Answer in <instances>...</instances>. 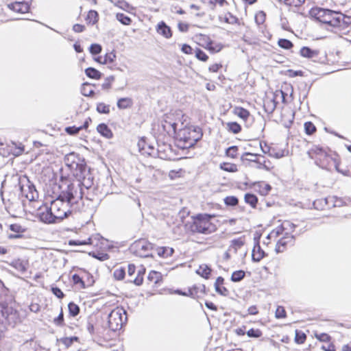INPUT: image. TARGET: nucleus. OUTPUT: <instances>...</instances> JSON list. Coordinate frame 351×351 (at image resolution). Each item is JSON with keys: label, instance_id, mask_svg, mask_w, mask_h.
Returning <instances> with one entry per match:
<instances>
[{"label": "nucleus", "instance_id": "nucleus-1", "mask_svg": "<svg viewBox=\"0 0 351 351\" xmlns=\"http://www.w3.org/2000/svg\"><path fill=\"white\" fill-rule=\"evenodd\" d=\"M79 199H82V193L77 185H68L58 197L51 203V207L55 217L62 220L71 213V207Z\"/></svg>", "mask_w": 351, "mask_h": 351}, {"label": "nucleus", "instance_id": "nucleus-2", "mask_svg": "<svg viewBox=\"0 0 351 351\" xmlns=\"http://www.w3.org/2000/svg\"><path fill=\"white\" fill-rule=\"evenodd\" d=\"M203 134L199 127L190 126L180 130L176 141L178 147L184 149L193 147L202 138Z\"/></svg>", "mask_w": 351, "mask_h": 351}, {"label": "nucleus", "instance_id": "nucleus-3", "mask_svg": "<svg viewBox=\"0 0 351 351\" xmlns=\"http://www.w3.org/2000/svg\"><path fill=\"white\" fill-rule=\"evenodd\" d=\"M213 215L208 214H198L193 217V221L189 225V230L193 233L209 234L214 232L217 228L210 219Z\"/></svg>", "mask_w": 351, "mask_h": 351}, {"label": "nucleus", "instance_id": "nucleus-4", "mask_svg": "<svg viewBox=\"0 0 351 351\" xmlns=\"http://www.w3.org/2000/svg\"><path fill=\"white\" fill-rule=\"evenodd\" d=\"M64 162L75 178H80V179L84 173L87 171L84 160L82 159L78 154L74 152L69 153L65 156Z\"/></svg>", "mask_w": 351, "mask_h": 351}, {"label": "nucleus", "instance_id": "nucleus-5", "mask_svg": "<svg viewBox=\"0 0 351 351\" xmlns=\"http://www.w3.org/2000/svg\"><path fill=\"white\" fill-rule=\"evenodd\" d=\"M108 326L113 330H120L127 322V313L123 307L117 306L108 315Z\"/></svg>", "mask_w": 351, "mask_h": 351}, {"label": "nucleus", "instance_id": "nucleus-6", "mask_svg": "<svg viewBox=\"0 0 351 351\" xmlns=\"http://www.w3.org/2000/svg\"><path fill=\"white\" fill-rule=\"evenodd\" d=\"M308 156L315 160V162L319 167L324 169L330 165L332 158L322 147L313 146L308 152Z\"/></svg>", "mask_w": 351, "mask_h": 351}, {"label": "nucleus", "instance_id": "nucleus-7", "mask_svg": "<svg viewBox=\"0 0 351 351\" xmlns=\"http://www.w3.org/2000/svg\"><path fill=\"white\" fill-rule=\"evenodd\" d=\"M261 158H264V156L257 154H252L250 152L244 153L241 157V160L244 161H250L256 163V168L258 169H265L266 171H269L271 167L268 164H270L269 161L263 160L261 162Z\"/></svg>", "mask_w": 351, "mask_h": 351}, {"label": "nucleus", "instance_id": "nucleus-8", "mask_svg": "<svg viewBox=\"0 0 351 351\" xmlns=\"http://www.w3.org/2000/svg\"><path fill=\"white\" fill-rule=\"evenodd\" d=\"M37 215L40 220L45 223H53L59 221L55 217L56 215L53 214L51 207L49 208L46 205L39 208Z\"/></svg>", "mask_w": 351, "mask_h": 351}, {"label": "nucleus", "instance_id": "nucleus-9", "mask_svg": "<svg viewBox=\"0 0 351 351\" xmlns=\"http://www.w3.org/2000/svg\"><path fill=\"white\" fill-rule=\"evenodd\" d=\"M136 253L142 257H148L151 256L150 250H152V244L145 240H141L134 244Z\"/></svg>", "mask_w": 351, "mask_h": 351}, {"label": "nucleus", "instance_id": "nucleus-10", "mask_svg": "<svg viewBox=\"0 0 351 351\" xmlns=\"http://www.w3.org/2000/svg\"><path fill=\"white\" fill-rule=\"evenodd\" d=\"M344 19L345 16L343 14L330 10V14H328L326 19H325L324 23L332 27H339L341 26Z\"/></svg>", "mask_w": 351, "mask_h": 351}, {"label": "nucleus", "instance_id": "nucleus-11", "mask_svg": "<svg viewBox=\"0 0 351 351\" xmlns=\"http://www.w3.org/2000/svg\"><path fill=\"white\" fill-rule=\"evenodd\" d=\"M174 117V113H168L164 116L162 127L168 133L175 134L176 132L177 123Z\"/></svg>", "mask_w": 351, "mask_h": 351}, {"label": "nucleus", "instance_id": "nucleus-12", "mask_svg": "<svg viewBox=\"0 0 351 351\" xmlns=\"http://www.w3.org/2000/svg\"><path fill=\"white\" fill-rule=\"evenodd\" d=\"M9 9L16 13L25 14L29 12V4L27 1H12L8 4Z\"/></svg>", "mask_w": 351, "mask_h": 351}, {"label": "nucleus", "instance_id": "nucleus-13", "mask_svg": "<svg viewBox=\"0 0 351 351\" xmlns=\"http://www.w3.org/2000/svg\"><path fill=\"white\" fill-rule=\"evenodd\" d=\"M88 173V171H87L86 173H84L83 176L80 179V178H77V181L76 182H73L70 184L69 185H77L79 186L80 191L82 193V197H83V188L84 187L86 189H88L91 186L93 185V179H90V177L88 178H86V173Z\"/></svg>", "mask_w": 351, "mask_h": 351}, {"label": "nucleus", "instance_id": "nucleus-14", "mask_svg": "<svg viewBox=\"0 0 351 351\" xmlns=\"http://www.w3.org/2000/svg\"><path fill=\"white\" fill-rule=\"evenodd\" d=\"M311 12V14L313 15L318 21L324 23L325 19H326L328 14H330V10L321 8H313Z\"/></svg>", "mask_w": 351, "mask_h": 351}, {"label": "nucleus", "instance_id": "nucleus-15", "mask_svg": "<svg viewBox=\"0 0 351 351\" xmlns=\"http://www.w3.org/2000/svg\"><path fill=\"white\" fill-rule=\"evenodd\" d=\"M157 32L166 38H169L172 36L171 30L169 26L163 21L160 22L156 27Z\"/></svg>", "mask_w": 351, "mask_h": 351}, {"label": "nucleus", "instance_id": "nucleus-16", "mask_svg": "<svg viewBox=\"0 0 351 351\" xmlns=\"http://www.w3.org/2000/svg\"><path fill=\"white\" fill-rule=\"evenodd\" d=\"M293 241V236H291V237H282V239H280L276 245V251L279 253V252H282L285 250V247L286 246V245L288 243H292Z\"/></svg>", "mask_w": 351, "mask_h": 351}, {"label": "nucleus", "instance_id": "nucleus-17", "mask_svg": "<svg viewBox=\"0 0 351 351\" xmlns=\"http://www.w3.org/2000/svg\"><path fill=\"white\" fill-rule=\"evenodd\" d=\"M10 265L16 270L23 273L26 271L28 263L27 261H24L21 259H16L12 261V262L10 263Z\"/></svg>", "mask_w": 351, "mask_h": 351}, {"label": "nucleus", "instance_id": "nucleus-18", "mask_svg": "<svg viewBox=\"0 0 351 351\" xmlns=\"http://www.w3.org/2000/svg\"><path fill=\"white\" fill-rule=\"evenodd\" d=\"M267 150H263L264 154H267L269 156L275 158H280L285 156V150H276L275 148L269 147L265 145Z\"/></svg>", "mask_w": 351, "mask_h": 351}, {"label": "nucleus", "instance_id": "nucleus-19", "mask_svg": "<svg viewBox=\"0 0 351 351\" xmlns=\"http://www.w3.org/2000/svg\"><path fill=\"white\" fill-rule=\"evenodd\" d=\"M97 130L101 135L107 138L112 137V132L111 130L105 123L99 124L97 128Z\"/></svg>", "mask_w": 351, "mask_h": 351}, {"label": "nucleus", "instance_id": "nucleus-20", "mask_svg": "<svg viewBox=\"0 0 351 351\" xmlns=\"http://www.w3.org/2000/svg\"><path fill=\"white\" fill-rule=\"evenodd\" d=\"M252 260L255 262H259L264 256L265 252L261 248L259 245L254 246L252 250Z\"/></svg>", "mask_w": 351, "mask_h": 351}, {"label": "nucleus", "instance_id": "nucleus-21", "mask_svg": "<svg viewBox=\"0 0 351 351\" xmlns=\"http://www.w3.org/2000/svg\"><path fill=\"white\" fill-rule=\"evenodd\" d=\"M233 113L243 121H247L250 115L247 110L241 107H235L233 110Z\"/></svg>", "mask_w": 351, "mask_h": 351}, {"label": "nucleus", "instance_id": "nucleus-22", "mask_svg": "<svg viewBox=\"0 0 351 351\" xmlns=\"http://www.w3.org/2000/svg\"><path fill=\"white\" fill-rule=\"evenodd\" d=\"M133 104V101L130 97H123L120 98L117 101V107L119 109H126L130 108Z\"/></svg>", "mask_w": 351, "mask_h": 351}, {"label": "nucleus", "instance_id": "nucleus-23", "mask_svg": "<svg viewBox=\"0 0 351 351\" xmlns=\"http://www.w3.org/2000/svg\"><path fill=\"white\" fill-rule=\"evenodd\" d=\"M173 252V249L169 247H160L157 249V253L158 256L163 258H168L171 256Z\"/></svg>", "mask_w": 351, "mask_h": 351}, {"label": "nucleus", "instance_id": "nucleus-24", "mask_svg": "<svg viewBox=\"0 0 351 351\" xmlns=\"http://www.w3.org/2000/svg\"><path fill=\"white\" fill-rule=\"evenodd\" d=\"M86 75L92 79L99 80L101 78V73L97 69L93 67H88L85 70Z\"/></svg>", "mask_w": 351, "mask_h": 351}, {"label": "nucleus", "instance_id": "nucleus-25", "mask_svg": "<svg viewBox=\"0 0 351 351\" xmlns=\"http://www.w3.org/2000/svg\"><path fill=\"white\" fill-rule=\"evenodd\" d=\"M300 53L302 56H303L304 58H313L317 55V52L312 50L311 49H310L308 47H303L300 49Z\"/></svg>", "mask_w": 351, "mask_h": 351}, {"label": "nucleus", "instance_id": "nucleus-26", "mask_svg": "<svg viewBox=\"0 0 351 351\" xmlns=\"http://www.w3.org/2000/svg\"><path fill=\"white\" fill-rule=\"evenodd\" d=\"M245 202L250 204L252 207L255 208L258 202L257 197L252 193H247L245 195Z\"/></svg>", "mask_w": 351, "mask_h": 351}, {"label": "nucleus", "instance_id": "nucleus-27", "mask_svg": "<svg viewBox=\"0 0 351 351\" xmlns=\"http://www.w3.org/2000/svg\"><path fill=\"white\" fill-rule=\"evenodd\" d=\"M86 21L88 23L94 25L98 21V14L96 11L90 10L87 14Z\"/></svg>", "mask_w": 351, "mask_h": 351}, {"label": "nucleus", "instance_id": "nucleus-28", "mask_svg": "<svg viewBox=\"0 0 351 351\" xmlns=\"http://www.w3.org/2000/svg\"><path fill=\"white\" fill-rule=\"evenodd\" d=\"M227 129L233 134H238L241 130V125L237 122L227 123Z\"/></svg>", "mask_w": 351, "mask_h": 351}, {"label": "nucleus", "instance_id": "nucleus-29", "mask_svg": "<svg viewBox=\"0 0 351 351\" xmlns=\"http://www.w3.org/2000/svg\"><path fill=\"white\" fill-rule=\"evenodd\" d=\"M245 276V273L244 271H243V270L235 271L232 274L231 280L232 282H240L241 280H243Z\"/></svg>", "mask_w": 351, "mask_h": 351}, {"label": "nucleus", "instance_id": "nucleus-30", "mask_svg": "<svg viewBox=\"0 0 351 351\" xmlns=\"http://www.w3.org/2000/svg\"><path fill=\"white\" fill-rule=\"evenodd\" d=\"M211 269L206 265H200L199 268L197 271L198 274L201 275L205 278H208Z\"/></svg>", "mask_w": 351, "mask_h": 351}, {"label": "nucleus", "instance_id": "nucleus-31", "mask_svg": "<svg viewBox=\"0 0 351 351\" xmlns=\"http://www.w3.org/2000/svg\"><path fill=\"white\" fill-rule=\"evenodd\" d=\"M276 102L274 100H267L264 104V108L266 112L272 113L276 108Z\"/></svg>", "mask_w": 351, "mask_h": 351}, {"label": "nucleus", "instance_id": "nucleus-32", "mask_svg": "<svg viewBox=\"0 0 351 351\" xmlns=\"http://www.w3.org/2000/svg\"><path fill=\"white\" fill-rule=\"evenodd\" d=\"M148 280L156 284L161 280V274L155 271H152L148 275Z\"/></svg>", "mask_w": 351, "mask_h": 351}, {"label": "nucleus", "instance_id": "nucleus-33", "mask_svg": "<svg viewBox=\"0 0 351 351\" xmlns=\"http://www.w3.org/2000/svg\"><path fill=\"white\" fill-rule=\"evenodd\" d=\"M21 351H35L32 340L27 341L21 346Z\"/></svg>", "mask_w": 351, "mask_h": 351}, {"label": "nucleus", "instance_id": "nucleus-34", "mask_svg": "<svg viewBox=\"0 0 351 351\" xmlns=\"http://www.w3.org/2000/svg\"><path fill=\"white\" fill-rule=\"evenodd\" d=\"M69 311L71 316H76L80 313L79 306L73 302H70L68 305Z\"/></svg>", "mask_w": 351, "mask_h": 351}, {"label": "nucleus", "instance_id": "nucleus-35", "mask_svg": "<svg viewBox=\"0 0 351 351\" xmlns=\"http://www.w3.org/2000/svg\"><path fill=\"white\" fill-rule=\"evenodd\" d=\"M278 43L281 48L285 49H289L293 46V43L289 40L285 38L279 39Z\"/></svg>", "mask_w": 351, "mask_h": 351}, {"label": "nucleus", "instance_id": "nucleus-36", "mask_svg": "<svg viewBox=\"0 0 351 351\" xmlns=\"http://www.w3.org/2000/svg\"><path fill=\"white\" fill-rule=\"evenodd\" d=\"M97 111L99 113L108 114L110 112V106L104 103H99L97 106Z\"/></svg>", "mask_w": 351, "mask_h": 351}, {"label": "nucleus", "instance_id": "nucleus-37", "mask_svg": "<svg viewBox=\"0 0 351 351\" xmlns=\"http://www.w3.org/2000/svg\"><path fill=\"white\" fill-rule=\"evenodd\" d=\"M116 17L123 25H130L131 23L130 18L122 13H117Z\"/></svg>", "mask_w": 351, "mask_h": 351}, {"label": "nucleus", "instance_id": "nucleus-38", "mask_svg": "<svg viewBox=\"0 0 351 351\" xmlns=\"http://www.w3.org/2000/svg\"><path fill=\"white\" fill-rule=\"evenodd\" d=\"M79 338L77 337H65L61 339V342L65 345L66 348L70 347L74 341H77Z\"/></svg>", "mask_w": 351, "mask_h": 351}, {"label": "nucleus", "instance_id": "nucleus-39", "mask_svg": "<svg viewBox=\"0 0 351 351\" xmlns=\"http://www.w3.org/2000/svg\"><path fill=\"white\" fill-rule=\"evenodd\" d=\"M82 94L84 96H92L94 94V90L88 84H84L82 88Z\"/></svg>", "mask_w": 351, "mask_h": 351}, {"label": "nucleus", "instance_id": "nucleus-40", "mask_svg": "<svg viewBox=\"0 0 351 351\" xmlns=\"http://www.w3.org/2000/svg\"><path fill=\"white\" fill-rule=\"evenodd\" d=\"M237 151L238 147L237 146H231L226 149V154L227 156L234 158L237 156Z\"/></svg>", "mask_w": 351, "mask_h": 351}, {"label": "nucleus", "instance_id": "nucleus-41", "mask_svg": "<svg viewBox=\"0 0 351 351\" xmlns=\"http://www.w3.org/2000/svg\"><path fill=\"white\" fill-rule=\"evenodd\" d=\"M265 21V14L263 11H260L255 15V21L258 25L263 24Z\"/></svg>", "mask_w": 351, "mask_h": 351}, {"label": "nucleus", "instance_id": "nucleus-42", "mask_svg": "<svg viewBox=\"0 0 351 351\" xmlns=\"http://www.w3.org/2000/svg\"><path fill=\"white\" fill-rule=\"evenodd\" d=\"M125 274V269L123 268H119L114 270L113 275L115 279L121 280L123 279Z\"/></svg>", "mask_w": 351, "mask_h": 351}, {"label": "nucleus", "instance_id": "nucleus-43", "mask_svg": "<svg viewBox=\"0 0 351 351\" xmlns=\"http://www.w3.org/2000/svg\"><path fill=\"white\" fill-rule=\"evenodd\" d=\"M224 202L228 206H236L238 204L239 200L234 196H228L224 199Z\"/></svg>", "mask_w": 351, "mask_h": 351}, {"label": "nucleus", "instance_id": "nucleus-44", "mask_svg": "<svg viewBox=\"0 0 351 351\" xmlns=\"http://www.w3.org/2000/svg\"><path fill=\"white\" fill-rule=\"evenodd\" d=\"M115 58L116 55L114 52L106 53L104 57V62H102V64L112 63L114 62Z\"/></svg>", "mask_w": 351, "mask_h": 351}, {"label": "nucleus", "instance_id": "nucleus-45", "mask_svg": "<svg viewBox=\"0 0 351 351\" xmlns=\"http://www.w3.org/2000/svg\"><path fill=\"white\" fill-rule=\"evenodd\" d=\"M102 47L99 44H92L90 47V52L93 55H97L101 53Z\"/></svg>", "mask_w": 351, "mask_h": 351}, {"label": "nucleus", "instance_id": "nucleus-46", "mask_svg": "<svg viewBox=\"0 0 351 351\" xmlns=\"http://www.w3.org/2000/svg\"><path fill=\"white\" fill-rule=\"evenodd\" d=\"M195 56L197 59L202 61H206L208 56L201 49H197L195 51Z\"/></svg>", "mask_w": 351, "mask_h": 351}, {"label": "nucleus", "instance_id": "nucleus-47", "mask_svg": "<svg viewBox=\"0 0 351 351\" xmlns=\"http://www.w3.org/2000/svg\"><path fill=\"white\" fill-rule=\"evenodd\" d=\"M224 21L229 24H234L237 23V18L231 14L230 13L226 14L224 17Z\"/></svg>", "mask_w": 351, "mask_h": 351}, {"label": "nucleus", "instance_id": "nucleus-48", "mask_svg": "<svg viewBox=\"0 0 351 351\" xmlns=\"http://www.w3.org/2000/svg\"><path fill=\"white\" fill-rule=\"evenodd\" d=\"M304 129L307 134H312L316 130L315 126L311 122H306Z\"/></svg>", "mask_w": 351, "mask_h": 351}, {"label": "nucleus", "instance_id": "nucleus-49", "mask_svg": "<svg viewBox=\"0 0 351 351\" xmlns=\"http://www.w3.org/2000/svg\"><path fill=\"white\" fill-rule=\"evenodd\" d=\"M244 245V242L241 239H234L232 241L231 247H233L235 252L237 251L239 248Z\"/></svg>", "mask_w": 351, "mask_h": 351}, {"label": "nucleus", "instance_id": "nucleus-50", "mask_svg": "<svg viewBox=\"0 0 351 351\" xmlns=\"http://www.w3.org/2000/svg\"><path fill=\"white\" fill-rule=\"evenodd\" d=\"M306 339V336L303 332H298L296 330L295 341L297 343H303Z\"/></svg>", "mask_w": 351, "mask_h": 351}, {"label": "nucleus", "instance_id": "nucleus-51", "mask_svg": "<svg viewBox=\"0 0 351 351\" xmlns=\"http://www.w3.org/2000/svg\"><path fill=\"white\" fill-rule=\"evenodd\" d=\"M327 204V199H317L315 201H314L313 202V206H314V208H316V209H322L323 208V206L326 205Z\"/></svg>", "mask_w": 351, "mask_h": 351}, {"label": "nucleus", "instance_id": "nucleus-52", "mask_svg": "<svg viewBox=\"0 0 351 351\" xmlns=\"http://www.w3.org/2000/svg\"><path fill=\"white\" fill-rule=\"evenodd\" d=\"M10 229L12 232H14L16 233H23L25 232V229L23 228V227L20 224H18V223L11 224L10 226Z\"/></svg>", "mask_w": 351, "mask_h": 351}, {"label": "nucleus", "instance_id": "nucleus-53", "mask_svg": "<svg viewBox=\"0 0 351 351\" xmlns=\"http://www.w3.org/2000/svg\"><path fill=\"white\" fill-rule=\"evenodd\" d=\"M114 80V77L111 75L108 77L104 83L102 84L103 89H110L111 88V83Z\"/></svg>", "mask_w": 351, "mask_h": 351}, {"label": "nucleus", "instance_id": "nucleus-54", "mask_svg": "<svg viewBox=\"0 0 351 351\" xmlns=\"http://www.w3.org/2000/svg\"><path fill=\"white\" fill-rule=\"evenodd\" d=\"M276 318H284L286 317V312L282 306H278L276 311Z\"/></svg>", "mask_w": 351, "mask_h": 351}, {"label": "nucleus", "instance_id": "nucleus-55", "mask_svg": "<svg viewBox=\"0 0 351 351\" xmlns=\"http://www.w3.org/2000/svg\"><path fill=\"white\" fill-rule=\"evenodd\" d=\"M221 168L228 172H236L237 171V166L234 164H224Z\"/></svg>", "mask_w": 351, "mask_h": 351}, {"label": "nucleus", "instance_id": "nucleus-56", "mask_svg": "<svg viewBox=\"0 0 351 351\" xmlns=\"http://www.w3.org/2000/svg\"><path fill=\"white\" fill-rule=\"evenodd\" d=\"M82 128V127H78V128L75 127V126L67 127L65 128V131L68 134L73 135V134H77Z\"/></svg>", "mask_w": 351, "mask_h": 351}, {"label": "nucleus", "instance_id": "nucleus-57", "mask_svg": "<svg viewBox=\"0 0 351 351\" xmlns=\"http://www.w3.org/2000/svg\"><path fill=\"white\" fill-rule=\"evenodd\" d=\"M247 335L250 337H259L261 335V332L258 329H250L247 332Z\"/></svg>", "mask_w": 351, "mask_h": 351}, {"label": "nucleus", "instance_id": "nucleus-58", "mask_svg": "<svg viewBox=\"0 0 351 351\" xmlns=\"http://www.w3.org/2000/svg\"><path fill=\"white\" fill-rule=\"evenodd\" d=\"M73 281L74 284H80L82 288L85 287L84 282L82 280V279L80 278V276L77 274H74L72 277Z\"/></svg>", "mask_w": 351, "mask_h": 351}, {"label": "nucleus", "instance_id": "nucleus-59", "mask_svg": "<svg viewBox=\"0 0 351 351\" xmlns=\"http://www.w3.org/2000/svg\"><path fill=\"white\" fill-rule=\"evenodd\" d=\"M51 291L58 298L61 299L64 296L63 292L58 287H51Z\"/></svg>", "mask_w": 351, "mask_h": 351}, {"label": "nucleus", "instance_id": "nucleus-60", "mask_svg": "<svg viewBox=\"0 0 351 351\" xmlns=\"http://www.w3.org/2000/svg\"><path fill=\"white\" fill-rule=\"evenodd\" d=\"M131 282H133L136 285H141L143 283V278L142 275L141 274L140 271H138V276L132 280V278L129 280Z\"/></svg>", "mask_w": 351, "mask_h": 351}, {"label": "nucleus", "instance_id": "nucleus-61", "mask_svg": "<svg viewBox=\"0 0 351 351\" xmlns=\"http://www.w3.org/2000/svg\"><path fill=\"white\" fill-rule=\"evenodd\" d=\"M215 291L219 294L224 296H226L229 293L228 290L225 287H222L221 285V287H215Z\"/></svg>", "mask_w": 351, "mask_h": 351}, {"label": "nucleus", "instance_id": "nucleus-62", "mask_svg": "<svg viewBox=\"0 0 351 351\" xmlns=\"http://www.w3.org/2000/svg\"><path fill=\"white\" fill-rule=\"evenodd\" d=\"M64 322V315L62 311H61L60 313L58 316L57 318L54 319V323L58 326H62Z\"/></svg>", "mask_w": 351, "mask_h": 351}, {"label": "nucleus", "instance_id": "nucleus-63", "mask_svg": "<svg viewBox=\"0 0 351 351\" xmlns=\"http://www.w3.org/2000/svg\"><path fill=\"white\" fill-rule=\"evenodd\" d=\"M322 349L325 351H335V346L332 343H327L322 346Z\"/></svg>", "mask_w": 351, "mask_h": 351}, {"label": "nucleus", "instance_id": "nucleus-64", "mask_svg": "<svg viewBox=\"0 0 351 351\" xmlns=\"http://www.w3.org/2000/svg\"><path fill=\"white\" fill-rule=\"evenodd\" d=\"M178 29L182 32H186L189 29V25L186 23L180 22L178 25Z\"/></svg>", "mask_w": 351, "mask_h": 351}]
</instances>
